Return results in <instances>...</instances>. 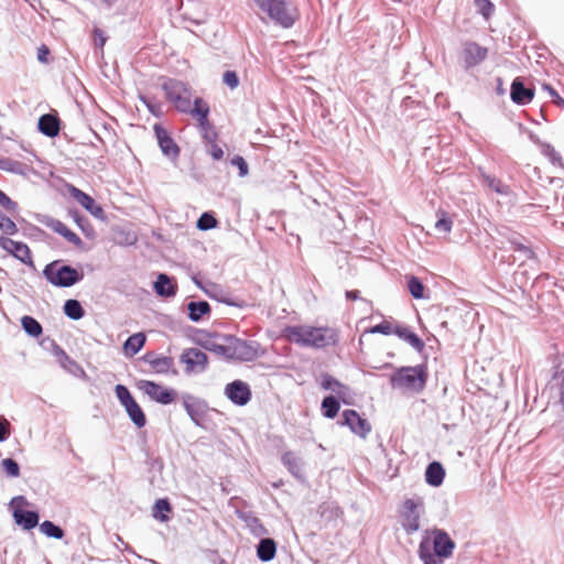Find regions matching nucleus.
Masks as SVG:
<instances>
[{
	"instance_id": "f257e3e1",
	"label": "nucleus",
	"mask_w": 564,
	"mask_h": 564,
	"mask_svg": "<svg viewBox=\"0 0 564 564\" xmlns=\"http://www.w3.org/2000/svg\"><path fill=\"white\" fill-rule=\"evenodd\" d=\"M282 336L288 341L302 347L325 348L334 345L337 339L336 330L327 326L292 325L282 330Z\"/></svg>"
},
{
	"instance_id": "f03ea898",
	"label": "nucleus",
	"mask_w": 564,
	"mask_h": 564,
	"mask_svg": "<svg viewBox=\"0 0 564 564\" xmlns=\"http://www.w3.org/2000/svg\"><path fill=\"white\" fill-rule=\"evenodd\" d=\"M419 545V557L423 564H440L444 558L453 555L455 542L449 534L442 529L427 531Z\"/></svg>"
},
{
	"instance_id": "7ed1b4c3",
	"label": "nucleus",
	"mask_w": 564,
	"mask_h": 564,
	"mask_svg": "<svg viewBox=\"0 0 564 564\" xmlns=\"http://www.w3.org/2000/svg\"><path fill=\"white\" fill-rule=\"evenodd\" d=\"M259 11L271 22L291 29L301 18L297 3L293 0H252Z\"/></svg>"
},
{
	"instance_id": "20e7f679",
	"label": "nucleus",
	"mask_w": 564,
	"mask_h": 564,
	"mask_svg": "<svg viewBox=\"0 0 564 564\" xmlns=\"http://www.w3.org/2000/svg\"><path fill=\"white\" fill-rule=\"evenodd\" d=\"M427 380L425 366L402 367L392 376L391 382L394 387L420 392L424 389Z\"/></svg>"
},
{
	"instance_id": "39448f33",
	"label": "nucleus",
	"mask_w": 564,
	"mask_h": 564,
	"mask_svg": "<svg viewBox=\"0 0 564 564\" xmlns=\"http://www.w3.org/2000/svg\"><path fill=\"white\" fill-rule=\"evenodd\" d=\"M43 274L55 286L68 288L82 280L83 274L69 265H58L56 262L47 264Z\"/></svg>"
},
{
	"instance_id": "423d86ee",
	"label": "nucleus",
	"mask_w": 564,
	"mask_h": 564,
	"mask_svg": "<svg viewBox=\"0 0 564 564\" xmlns=\"http://www.w3.org/2000/svg\"><path fill=\"white\" fill-rule=\"evenodd\" d=\"M423 501L421 498L405 499L399 508V519L402 528L408 534H412L420 529L421 510Z\"/></svg>"
},
{
	"instance_id": "0eeeda50",
	"label": "nucleus",
	"mask_w": 564,
	"mask_h": 564,
	"mask_svg": "<svg viewBox=\"0 0 564 564\" xmlns=\"http://www.w3.org/2000/svg\"><path fill=\"white\" fill-rule=\"evenodd\" d=\"M165 96L181 112H188L191 109V93L186 84L169 79L162 86Z\"/></svg>"
},
{
	"instance_id": "6e6552de",
	"label": "nucleus",
	"mask_w": 564,
	"mask_h": 564,
	"mask_svg": "<svg viewBox=\"0 0 564 564\" xmlns=\"http://www.w3.org/2000/svg\"><path fill=\"white\" fill-rule=\"evenodd\" d=\"M116 395L122 406L126 409L131 421L139 427H143L147 423L145 414L134 398L131 395L127 387L117 384L115 388Z\"/></svg>"
},
{
	"instance_id": "1a4fd4ad",
	"label": "nucleus",
	"mask_w": 564,
	"mask_h": 564,
	"mask_svg": "<svg viewBox=\"0 0 564 564\" xmlns=\"http://www.w3.org/2000/svg\"><path fill=\"white\" fill-rule=\"evenodd\" d=\"M29 505L23 496L12 498L10 507L12 508V517L15 523L24 530H31L39 523V514L35 511H26L24 508Z\"/></svg>"
},
{
	"instance_id": "9d476101",
	"label": "nucleus",
	"mask_w": 564,
	"mask_h": 564,
	"mask_svg": "<svg viewBox=\"0 0 564 564\" xmlns=\"http://www.w3.org/2000/svg\"><path fill=\"white\" fill-rule=\"evenodd\" d=\"M137 387L151 400L161 404H170L177 399V392L175 390L165 388L151 380H140Z\"/></svg>"
},
{
	"instance_id": "9b49d317",
	"label": "nucleus",
	"mask_w": 564,
	"mask_h": 564,
	"mask_svg": "<svg viewBox=\"0 0 564 564\" xmlns=\"http://www.w3.org/2000/svg\"><path fill=\"white\" fill-rule=\"evenodd\" d=\"M257 356L258 351L250 343L234 336H227V352L225 359L250 361Z\"/></svg>"
},
{
	"instance_id": "f8f14e48",
	"label": "nucleus",
	"mask_w": 564,
	"mask_h": 564,
	"mask_svg": "<svg viewBox=\"0 0 564 564\" xmlns=\"http://www.w3.org/2000/svg\"><path fill=\"white\" fill-rule=\"evenodd\" d=\"M226 397L236 405H246L251 400V389L248 383L235 380L225 388Z\"/></svg>"
},
{
	"instance_id": "ddd939ff",
	"label": "nucleus",
	"mask_w": 564,
	"mask_h": 564,
	"mask_svg": "<svg viewBox=\"0 0 564 564\" xmlns=\"http://www.w3.org/2000/svg\"><path fill=\"white\" fill-rule=\"evenodd\" d=\"M181 361L186 365L187 372L204 371L208 365V357L198 348H187L181 355Z\"/></svg>"
},
{
	"instance_id": "4468645a",
	"label": "nucleus",
	"mask_w": 564,
	"mask_h": 564,
	"mask_svg": "<svg viewBox=\"0 0 564 564\" xmlns=\"http://www.w3.org/2000/svg\"><path fill=\"white\" fill-rule=\"evenodd\" d=\"M488 50L476 42L468 41L464 43L462 51V61L469 68L478 65L486 59Z\"/></svg>"
},
{
	"instance_id": "2eb2a0df",
	"label": "nucleus",
	"mask_w": 564,
	"mask_h": 564,
	"mask_svg": "<svg viewBox=\"0 0 564 564\" xmlns=\"http://www.w3.org/2000/svg\"><path fill=\"white\" fill-rule=\"evenodd\" d=\"M343 424L347 425L352 433L366 438L371 431L370 423L362 419L355 410H345L343 412Z\"/></svg>"
},
{
	"instance_id": "dca6fc26",
	"label": "nucleus",
	"mask_w": 564,
	"mask_h": 564,
	"mask_svg": "<svg viewBox=\"0 0 564 564\" xmlns=\"http://www.w3.org/2000/svg\"><path fill=\"white\" fill-rule=\"evenodd\" d=\"M69 195L80 205L83 206L87 212H89L95 217H101L104 214L102 208L96 204L95 199L80 191L79 188L75 187L74 185H69L67 187Z\"/></svg>"
},
{
	"instance_id": "f3484780",
	"label": "nucleus",
	"mask_w": 564,
	"mask_h": 564,
	"mask_svg": "<svg viewBox=\"0 0 564 564\" xmlns=\"http://www.w3.org/2000/svg\"><path fill=\"white\" fill-rule=\"evenodd\" d=\"M154 132H155V137L158 139V142H159V145H160L162 152L165 155L171 156V158L178 156L180 148L174 142V140L170 137V134L166 131V129H164L160 124H155L154 126Z\"/></svg>"
},
{
	"instance_id": "a211bd4d",
	"label": "nucleus",
	"mask_w": 564,
	"mask_h": 564,
	"mask_svg": "<svg viewBox=\"0 0 564 564\" xmlns=\"http://www.w3.org/2000/svg\"><path fill=\"white\" fill-rule=\"evenodd\" d=\"M191 115L198 121L199 127L204 130L205 137L208 138V134L212 130V127L208 122L209 115V106L202 98H196L194 100V107L189 109Z\"/></svg>"
},
{
	"instance_id": "6ab92c4d",
	"label": "nucleus",
	"mask_w": 564,
	"mask_h": 564,
	"mask_svg": "<svg viewBox=\"0 0 564 564\" xmlns=\"http://www.w3.org/2000/svg\"><path fill=\"white\" fill-rule=\"evenodd\" d=\"M0 246L22 262H31V251L25 243L0 237Z\"/></svg>"
},
{
	"instance_id": "aec40b11",
	"label": "nucleus",
	"mask_w": 564,
	"mask_h": 564,
	"mask_svg": "<svg viewBox=\"0 0 564 564\" xmlns=\"http://www.w3.org/2000/svg\"><path fill=\"white\" fill-rule=\"evenodd\" d=\"M534 93L517 78L511 84V99L518 105H527L532 101Z\"/></svg>"
},
{
	"instance_id": "412c9836",
	"label": "nucleus",
	"mask_w": 564,
	"mask_h": 564,
	"mask_svg": "<svg viewBox=\"0 0 564 564\" xmlns=\"http://www.w3.org/2000/svg\"><path fill=\"white\" fill-rule=\"evenodd\" d=\"M39 130L51 138L58 135L61 127L59 119L51 113H46L39 119Z\"/></svg>"
},
{
	"instance_id": "4be33fe9",
	"label": "nucleus",
	"mask_w": 564,
	"mask_h": 564,
	"mask_svg": "<svg viewBox=\"0 0 564 564\" xmlns=\"http://www.w3.org/2000/svg\"><path fill=\"white\" fill-rule=\"evenodd\" d=\"M445 477V469L438 462H432L429 464L425 470V480L433 487H438L443 484Z\"/></svg>"
},
{
	"instance_id": "5701e85b",
	"label": "nucleus",
	"mask_w": 564,
	"mask_h": 564,
	"mask_svg": "<svg viewBox=\"0 0 564 564\" xmlns=\"http://www.w3.org/2000/svg\"><path fill=\"white\" fill-rule=\"evenodd\" d=\"M394 335L405 340L417 350H421L424 347V343L422 341V339L406 326H402L397 323L394 328Z\"/></svg>"
},
{
	"instance_id": "b1692460",
	"label": "nucleus",
	"mask_w": 564,
	"mask_h": 564,
	"mask_svg": "<svg viewBox=\"0 0 564 564\" xmlns=\"http://www.w3.org/2000/svg\"><path fill=\"white\" fill-rule=\"evenodd\" d=\"M48 227L75 246H80L83 242L82 239L61 220H51Z\"/></svg>"
},
{
	"instance_id": "393cba45",
	"label": "nucleus",
	"mask_w": 564,
	"mask_h": 564,
	"mask_svg": "<svg viewBox=\"0 0 564 564\" xmlns=\"http://www.w3.org/2000/svg\"><path fill=\"white\" fill-rule=\"evenodd\" d=\"M154 290L159 295L173 296L177 288L172 284L171 279L166 274L161 273L154 282Z\"/></svg>"
},
{
	"instance_id": "a878e982",
	"label": "nucleus",
	"mask_w": 564,
	"mask_h": 564,
	"mask_svg": "<svg viewBox=\"0 0 564 564\" xmlns=\"http://www.w3.org/2000/svg\"><path fill=\"white\" fill-rule=\"evenodd\" d=\"M145 344V335L137 333L131 335L123 344V350L127 356H134L139 352Z\"/></svg>"
},
{
	"instance_id": "bb28decb",
	"label": "nucleus",
	"mask_w": 564,
	"mask_h": 564,
	"mask_svg": "<svg viewBox=\"0 0 564 564\" xmlns=\"http://www.w3.org/2000/svg\"><path fill=\"white\" fill-rule=\"evenodd\" d=\"M276 553V545L272 539H262L258 544L257 554L263 562L271 561Z\"/></svg>"
},
{
	"instance_id": "cd10ccee",
	"label": "nucleus",
	"mask_w": 564,
	"mask_h": 564,
	"mask_svg": "<svg viewBox=\"0 0 564 564\" xmlns=\"http://www.w3.org/2000/svg\"><path fill=\"white\" fill-rule=\"evenodd\" d=\"M395 325H397V322H392V321H382L380 324L365 330L360 338H359V345L362 346L364 344V338L367 334H375V333H380V334H383V335H392L394 334V328H395Z\"/></svg>"
},
{
	"instance_id": "c85d7f7f",
	"label": "nucleus",
	"mask_w": 564,
	"mask_h": 564,
	"mask_svg": "<svg viewBox=\"0 0 564 564\" xmlns=\"http://www.w3.org/2000/svg\"><path fill=\"white\" fill-rule=\"evenodd\" d=\"M283 465L295 477H300L302 474L301 459L293 452H285L282 456Z\"/></svg>"
},
{
	"instance_id": "c756f323",
	"label": "nucleus",
	"mask_w": 564,
	"mask_h": 564,
	"mask_svg": "<svg viewBox=\"0 0 564 564\" xmlns=\"http://www.w3.org/2000/svg\"><path fill=\"white\" fill-rule=\"evenodd\" d=\"M172 511L171 503L167 499H159L153 507V517L161 521L167 522L170 520L169 513Z\"/></svg>"
},
{
	"instance_id": "7c9ffc66",
	"label": "nucleus",
	"mask_w": 564,
	"mask_h": 564,
	"mask_svg": "<svg viewBox=\"0 0 564 564\" xmlns=\"http://www.w3.org/2000/svg\"><path fill=\"white\" fill-rule=\"evenodd\" d=\"M202 346H203L205 349H207V350H209V351H212V352H214V354H216V355H218V356H220V357H223V358H226V352H227V336L223 337L220 343H219V341H217V340H215V338L209 337L208 339H206V340L202 344Z\"/></svg>"
},
{
	"instance_id": "2f4dec72",
	"label": "nucleus",
	"mask_w": 564,
	"mask_h": 564,
	"mask_svg": "<svg viewBox=\"0 0 564 564\" xmlns=\"http://www.w3.org/2000/svg\"><path fill=\"white\" fill-rule=\"evenodd\" d=\"M437 221L435 223V228L440 232L449 234L452 231L454 220L449 216V214L444 209H438L436 212Z\"/></svg>"
},
{
	"instance_id": "473e14b6",
	"label": "nucleus",
	"mask_w": 564,
	"mask_h": 564,
	"mask_svg": "<svg viewBox=\"0 0 564 564\" xmlns=\"http://www.w3.org/2000/svg\"><path fill=\"white\" fill-rule=\"evenodd\" d=\"M339 409V401L335 397L328 395L323 399L322 411L324 416L328 419H334L338 414Z\"/></svg>"
},
{
	"instance_id": "72a5a7b5",
	"label": "nucleus",
	"mask_w": 564,
	"mask_h": 564,
	"mask_svg": "<svg viewBox=\"0 0 564 564\" xmlns=\"http://www.w3.org/2000/svg\"><path fill=\"white\" fill-rule=\"evenodd\" d=\"M210 311V306L207 302H191L188 304L189 318L194 322H197L202 318L203 315L207 314Z\"/></svg>"
},
{
	"instance_id": "f704fd0d",
	"label": "nucleus",
	"mask_w": 564,
	"mask_h": 564,
	"mask_svg": "<svg viewBox=\"0 0 564 564\" xmlns=\"http://www.w3.org/2000/svg\"><path fill=\"white\" fill-rule=\"evenodd\" d=\"M23 329L33 337L42 335L43 328L41 324L32 316H23L21 319Z\"/></svg>"
},
{
	"instance_id": "c9c22d12",
	"label": "nucleus",
	"mask_w": 564,
	"mask_h": 564,
	"mask_svg": "<svg viewBox=\"0 0 564 564\" xmlns=\"http://www.w3.org/2000/svg\"><path fill=\"white\" fill-rule=\"evenodd\" d=\"M65 314L72 319H79L85 312L77 300H67L64 304Z\"/></svg>"
},
{
	"instance_id": "e433bc0d",
	"label": "nucleus",
	"mask_w": 564,
	"mask_h": 564,
	"mask_svg": "<svg viewBox=\"0 0 564 564\" xmlns=\"http://www.w3.org/2000/svg\"><path fill=\"white\" fill-rule=\"evenodd\" d=\"M150 365L156 373H167L174 362L171 357H158L150 360Z\"/></svg>"
},
{
	"instance_id": "4c0bfd02",
	"label": "nucleus",
	"mask_w": 564,
	"mask_h": 564,
	"mask_svg": "<svg viewBox=\"0 0 564 564\" xmlns=\"http://www.w3.org/2000/svg\"><path fill=\"white\" fill-rule=\"evenodd\" d=\"M40 530L42 533H44L46 536L54 538V539H62L64 536V531L55 525L52 521H44L40 525Z\"/></svg>"
},
{
	"instance_id": "58836bf2",
	"label": "nucleus",
	"mask_w": 564,
	"mask_h": 564,
	"mask_svg": "<svg viewBox=\"0 0 564 564\" xmlns=\"http://www.w3.org/2000/svg\"><path fill=\"white\" fill-rule=\"evenodd\" d=\"M408 289L414 299H422L424 296L425 288H424L423 283L416 276H411L409 279Z\"/></svg>"
},
{
	"instance_id": "ea45409f",
	"label": "nucleus",
	"mask_w": 564,
	"mask_h": 564,
	"mask_svg": "<svg viewBox=\"0 0 564 564\" xmlns=\"http://www.w3.org/2000/svg\"><path fill=\"white\" fill-rule=\"evenodd\" d=\"M477 11L486 19L489 20L495 11V6L490 0H475Z\"/></svg>"
},
{
	"instance_id": "a19ab883",
	"label": "nucleus",
	"mask_w": 564,
	"mask_h": 564,
	"mask_svg": "<svg viewBox=\"0 0 564 564\" xmlns=\"http://www.w3.org/2000/svg\"><path fill=\"white\" fill-rule=\"evenodd\" d=\"M217 226V219L208 213H204L197 220V227L200 230H209Z\"/></svg>"
},
{
	"instance_id": "79ce46f5",
	"label": "nucleus",
	"mask_w": 564,
	"mask_h": 564,
	"mask_svg": "<svg viewBox=\"0 0 564 564\" xmlns=\"http://www.w3.org/2000/svg\"><path fill=\"white\" fill-rule=\"evenodd\" d=\"M3 470L9 477H19L20 467L18 463L12 458H4L1 463Z\"/></svg>"
},
{
	"instance_id": "37998d69",
	"label": "nucleus",
	"mask_w": 564,
	"mask_h": 564,
	"mask_svg": "<svg viewBox=\"0 0 564 564\" xmlns=\"http://www.w3.org/2000/svg\"><path fill=\"white\" fill-rule=\"evenodd\" d=\"M0 229L7 235L17 232V226L7 215L0 210Z\"/></svg>"
},
{
	"instance_id": "c03bdc74",
	"label": "nucleus",
	"mask_w": 564,
	"mask_h": 564,
	"mask_svg": "<svg viewBox=\"0 0 564 564\" xmlns=\"http://www.w3.org/2000/svg\"><path fill=\"white\" fill-rule=\"evenodd\" d=\"M223 82L231 89H235L239 85V78L234 70H226L223 76Z\"/></svg>"
},
{
	"instance_id": "a18cd8bd",
	"label": "nucleus",
	"mask_w": 564,
	"mask_h": 564,
	"mask_svg": "<svg viewBox=\"0 0 564 564\" xmlns=\"http://www.w3.org/2000/svg\"><path fill=\"white\" fill-rule=\"evenodd\" d=\"M486 183L490 188H492L495 192L499 194H507V187L502 184L500 180H497L495 177L486 176L485 177Z\"/></svg>"
},
{
	"instance_id": "49530a36",
	"label": "nucleus",
	"mask_w": 564,
	"mask_h": 564,
	"mask_svg": "<svg viewBox=\"0 0 564 564\" xmlns=\"http://www.w3.org/2000/svg\"><path fill=\"white\" fill-rule=\"evenodd\" d=\"M542 89L549 93L553 104L564 108V99L557 94V91L551 85L543 84Z\"/></svg>"
},
{
	"instance_id": "de8ad7c7",
	"label": "nucleus",
	"mask_w": 564,
	"mask_h": 564,
	"mask_svg": "<svg viewBox=\"0 0 564 564\" xmlns=\"http://www.w3.org/2000/svg\"><path fill=\"white\" fill-rule=\"evenodd\" d=\"M231 164L237 166L239 169V175L240 176H246L248 174V164L247 162L245 161V159L240 155H236L232 160H231Z\"/></svg>"
},
{
	"instance_id": "09e8293b",
	"label": "nucleus",
	"mask_w": 564,
	"mask_h": 564,
	"mask_svg": "<svg viewBox=\"0 0 564 564\" xmlns=\"http://www.w3.org/2000/svg\"><path fill=\"white\" fill-rule=\"evenodd\" d=\"M10 434V423L7 419L0 416V442H3Z\"/></svg>"
},
{
	"instance_id": "8fccbe9b",
	"label": "nucleus",
	"mask_w": 564,
	"mask_h": 564,
	"mask_svg": "<svg viewBox=\"0 0 564 564\" xmlns=\"http://www.w3.org/2000/svg\"><path fill=\"white\" fill-rule=\"evenodd\" d=\"M323 388L339 392V389L344 388V386L336 379L328 377L323 381Z\"/></svg>"
},
{
	"instance_id": "3c124183",
	"label": "nucleus",
	"mask_w": 564,
	"mask_h": 564,
	"mask_svg": "<svg viewBox=\"0 0 564 564\" xmlns=\"http://www.w3.org/2000/svg\"><path fill=\"white\" fill-rule=\"evenodd\" d=\"M107 41V37L105 36L104 32L100 29L94 30V43L96 46L102 48L105 43Z\"/></svg>"
},
{
	"instance_id": "603ef678",
	"label": "nucleus",
	"mask_w": 564,
	"mask_h": 564,
	"mask_svg": "<svg viewBox=\"0 0 564 564\" xmlns=\"http://www.w3.org/2000/svg\"><path fill=\"white\" fill-rule=\"evenodd\" d=\"M209 154L213 159L220 160L224 156V151L217 143L210 141Z\"/></svg>"
},
{
	"instance_id": "864d4df0",
	"label": "nucleus",
	"mask_w": 564,
	"mask_h": 564,
	"mask_svg": "<svg viewBox=\"0 0 564 564\" xmlns=\"http://www.w3.org/2000/svg\"><path fill=\"white\" fill-rule=\"evenodd\" d=\"M48 54H50V50L46 45H42L37 48V59L40 62L46 63Z\"/></svg>"
},
{
	"instance_id": "5fc2aeb1",
	"label": "nucleus",
	"mask_w": 564,
	"mask_h": 564,
	"mask_svg": "<svg viewBox=\"0 0 564 564\" xmlns=\"http://www.w3.org/2000/svg\"><path fill=\"white\" fill-rule=\"evenodd\" d=\"M0 205L10 209L14 203L2 191H0Z\"/></svg>"
},
{
	"instance_id": "6e6d98bb",
	"label": "nucleus",
	"mask_w": 564,
	"mask_h": 564,
	"mask_svg": "<svg viewBox=\"0 0 564 564\" xmlns=\"http://www.w3.org/2000/svg\"><path fill=\"white\" fill-rule=\"evenodd\" d=\"M346 297L350 301H355L359 297V292L357 290H352V291H347L346 292Z\"/></svg>"
}]
</instances>
